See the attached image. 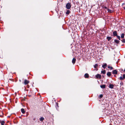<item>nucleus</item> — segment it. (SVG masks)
<instances>
[{
  "label": "nucleus",
  "mask_w": 125,
  "mask_h": 125,
  "mask_svg": "<svg viewBox=\"0 0 125 125\" xmlns=\"http://www.w3.org/2000/svg\"><path fill=\"white\" fill-rule=\"evenodd\" d=\"M66 6L67 9H70L71 7V3H67L66 5Z\"/></svg>",
  "instance_id": "obj_1"
},
{
  "label": "nucleus",
  "mask_w": 125,
  "mask_h": 125,
  "mask_svg": "<svg viewBox=\"0 0 125 125\" xmlns=\"http://www.w3.org/2000/svg\"><path fill=\"white\" fill-rule=\"evenodd\" d=\"M125 79V74H123V77L120 76L118 78V79L121 80H123Z\"/></svg>",
  "instance_id": "obj_2"
},
{
  "label": "nucleus",
  "mask_w": 125,
  "mask_h": 125,
  "mask_svg": "<svg viewBox=\"0 0 125 125\" xmlns=\"http://www.w3.org/2000/svg\"><path fill=\"white\" fill-rule=\"evenodd\" d=\"M95 77L97 79L99 78V79L101 78V75L99 74H98L95 75Z\"/></svg>",
  "instance_id": "obj_3"
},
{
  "label": "nucleus",
  "mask_w": 125,
  "mask_h": 125,
  "mask_svg": "<svg viewBox=\"0 0 125 125\" xmlns=\"http://www.w3.org/2000/svg\"><path fill=\"white\" fill-rule=\"evenodd\" d=\"M29 83V81L26 79L24 80V84L25 85H26L28 84Z\"/></svg>",
  "instance_id": "obj_4"
},
{
  "label": "nucleus",
  "mask_w": 125,
  "mask_h": 125,
  "mask_svg": "<svg viewBox=\"0 0 125 125\" xmlns=\"http://www.w3.org/2000/svg\"><path fill=\"white\" fill-rule=\"evenodd\" d=\"M117 71L116 70H115L113 71L112 73L114 74H117Z\"/></svg>",
  "instance_id": "obj_5"
},
{
  "label": "nucleus",
  "mask_w": 125,
  "mask_h": 125,
  "mask_svg": "<svg viewBox=\"0 0 125 125\" xmlns=\"http://www.w3.org/2000/svg\"><path fill=\"white\" fill-rule=\"evenodd\" d=\"M113 34L114 36H116L117 35V31H115L113 32Z\"/></svg>",
  "instance_id": "obj_6"
},
{
  "label": "nucleus",
  "mask_w": 125,
  "mask_h": 125,
  "mask_svg": "<svg viewBox=\"0 0 125 125\" xmlns=\"http://www.w3.org/2000/svg\"><path fill=\"white\" fill-rule=\"evenodd\" d=\"M84 77L85 78H88L89 77V75L87 73H86L84 75Z\"/></svg>",
  "instance_id": "obj_7"
},
{
  "label": "nucleus",
  "mask_w": 125,
  "mask_h": 125,
  "mask_svg": "<svg viewBox=\"0 0 125 125\" xmlns=\"http://www.w3.org/2000/svg\"><path fill=\"white\" fill-rule=\"evenodd\" d=\"M76 61V59L75 58H73L72 60V62L73 64H74L75 62Z\"/></svg>",
  "instance_id": "obj_8"
},
{
  "label": "nucleus",
  "mask_w": 125,
  "mask_h": 125,
  "mask_svg": "<svg viewBox=\"0 0 125 125\" xmlns=\"http://www.w3.org/2000/svg\"><path fill=\"white\" fill-rule=\"evenodd\" d=\"M114 42H115V43L117 44L119 43L120 41L119 40H118L116 39H115L114 40Z\"/></svg>",
  "instance_id": "obj_9"
},
{
  "label": "nucleus",
  "mask_w": 125,
  "mask_h": 125,
  "mask_svg": "<svg viewBox=\"0 0 125 125\" xmlns=\"http://www.w3.org/2000/svg\"><path fill=\"white\" fill-rule=\"evenodd\" d=\"M114 85L113 84H110L109 85V88L111 89H113V88Z\"/></svg>",
  "instance_id": "obj_10"
},
{
  "label": "nucleus",
  "mask_w": 125,
  "mask_h": 125,
  "mask_svg": "<svg viewBox=\"0 0 125 125\" xmlns=\"http://www.w3.org/2000/svg\"><path fill=\"white\" fill-rule=\"evenodd\" d=\"M107 66V64L106 63H105L104 64L102 65V67L104 69H105L106 67Z\"/></svg>",
  "instance_id": "obj_11"
},
{
  "label": "nucleus",
  "mask_w": 125,
  "mask_h": 125,
  "mask_svg": "<svg viewBox=\"0 0 125 125\" xmlns=\"http://www.w3.org/2000/svg\"><path fill=\"white\" fill-rule=\"evenodd\" d=\"M107 75L109 77L111 75V73L110 72H108L107 73Z\"/></svg>",
  "instance_id": "obj_12"
},
{
  "label": "nucleus",
  "mask_w": 125,
  "mask_h": 125,
  "mask_svg": "<svg viewBox=\"0 0 125 125\" xmlns=\"http://www.w3.org/2000/svg\"><path fill=\"white\" fill-rule=\"evenodd\" d=\"M100 87L101 88H105L106 85L105 84H103L101 85Z\"/></svg>",
  "instance_id": "obj_13"
},
{
  "label": "nucleus",
  "mask_w": 125,
  "mask_h": 125,
  "mask_svg": "<svg viewBox=\"0 0 125 125\" xmlns=\"http://www.w3.org/2000/svg\"><path fill=\"white\" fill-rule=\"evenodd\" d=\"M112 38L111 37H107L106 39L108 40L109 41H110Z\"/></svg>",
  "instance_id": "obj_14"
},
{
  "label": "nucleus",
  "mask_w": 125,
  "mask_h": 125,
  "mask_svg": "<svg viewBox=\"0 0 125 125\" xmlns=\"http://www.w3.org/2000/svg\"><path fill=\"white\" fill-rule=\"evenodd\" d=\"M21 111L23 114H24L25 112L23 108H22L21 109Z\"/></svg>",
  "instance_id": "obj_15"
},
{
  "label": "nucleus",
  "mask_w": 125,
  "mask_h": 125,
  "mask_svg": "<svg viewBox=\"0 0 125 125\" xmlns=\"http://www.w3.org/2000/svg\"><path fill=\"white\" fill-rule=\"evenodd\" d=\"M107 10L108 11V12L112 13L113 12V11L112 10H111L109 9H108Z\"/></svg>",
  "instance_id": "obj_16"
},
{
  "label": "nucleus",
  "mask_w": 125,
  "mask_h": 125,
  "mask_svg": "<svg viewBox=\"0 0 125 125\" xmlns=\"http://www.w3.org/2000/svg\"><path fill=\"white\" fill-rule=\"evenodd\" d=\"M71 12L70 11L68 10H67V12L66 13V14H67L68 15Z\"/></svg>",
  "instance_id": "obj_17"
},
{
  "label": "nucleus",
  "mask_w": 125,
  "mask_h": 125,
  "mask_svg": "<svg viewBox=\"0 0 125 125\" xmlns=\"http://www.w3.org/2000/svg\"><path fill=\"white\" fill-rule=\"evenodd\" d=\"M5 123V122L4 121H1L0 122L1 125H4Z\"/></svg>",
  "instance_id": "obj_18"
},
{
  "label": "nucleus",
  "mask_w": 125,
  "mask_h": 125,
  "mask_svg": "<svg viewBox=\"0 0 125 125\" xmlns=\"http://www.w3.org/2000/svg\"><path fill=\"white\" fill-rule=\"evenodd\" d=\"M108 68H109V69H110V70H112V69H114V68H113L112 67V66H110L109 65H108Z\"/></svg>",
  "instance_id": "obj_19"
},
{
  "label": "nucleus",
  "mask_w": 125,
  "mask_h": 125,
  "mask_svg": "<svg viewBox=\"0 0 125 125\" xmlns=\"http://www.w3.org/2000/svg\"><path fill=\"white\" fill-rule=\"evenodd\" d=\"M101 73H103L104 74H105L106 73V71L105 70H104L103 71H101Z\"/></svg>",
  "instance_id": "obj_20"
},
{
  "label": "nucleus",
  "mask_w": 125,
  "mask_h": 125,
  "mask_svg": "<svg viewBox=\"0 0 125 125\" xmlns=\"http://www.w3.org/2000/svg\"><path fill=\"white\" fill-rule=\"evenodd\" d=\"M44 120V118L43 117H41L40 118V120L41 121H42Z\"/></svg>",
  "instance_id": "obj_21"
},
{
  "label": "nucleus",
  "mask_w": 125,
  "mask_h": 125,
  "mask_svg": "<svg viewBox=\"0 0 125 125\" xmlns=\"http://www.w3.org/2000/svg\"><path fill=\"white\" fill-rule=\"evenodd\" d=\"M124 33H123L121 34V37L122 38H124Z\"/></svg>",
  "instance_id": "obj_22"
},
{
  "label": "nucleus",
  "mask_w": 125,
  "mask_h": 125,
  "mask_svg": "<svg viewBox=\"0 0 125 125\" xmlns=\"http://www.w3.org/2000/svg\"><path fill=\"white\" fill-rule=\"evenodd\" d=\"M102 7L103 8H104L105 9L107 10L108 9L107 7L106 6H105L104 5H103L102 6Z\"/></svg>",
  "instance_id": "obj_23"
},
{
  "label": "nucleus",
  "mask_w": 125,
  "mask_h": 125,
  "mask_svg": "<svg viewBox=\"0 0 125 125\" xmlns=\"http://www.w3.org/2000/svg\"><path fill=\"white\" fill-rule=\"evenodd\" d=\"M98 66L97 64H95L94 66V67L95 68H97V66Z\"/></svg>",
  "instance_id": "obj_24"
},
{
  "label": "nucleus",
  "mask_w": 125,
  "mask_h": 125,
  "mask_svg": "<svg viewBox=\"0 0 125 125\" xmlns=\"http://www.w3.org/2000/svg\"><path fill=\"white\" fill-rule=\"evenodd\" d=\"M117 37V38L119 40H120V36H119L117 35L116 36Z\"/></svg>",
  "instance_id": "obj_25"
},
{
  "label": "nucleus",
  "mask_w": 125,
  "mask_h": 125,
  "mask_svg": "<svg viewBox=\"0 0 125 125\" xmlns=\"http://www.w3.org/2000/svg\"><path fill=\"white\" fill-rule=\"evenodd\" d=\"M103 95L102 94H101L100 95L99 97L100 98H102L103 97Z\"/></svg>",
  "instance_id": "obj_26"
},
{
  "label": "nucleus",
  "mask_w": 125,
  "mask_h": 125,
  "mask_svg": "<svg viewBox=\"0 0 125 125\" xmlns=\"http://www.w3.org/2000/svg\"><path fill=\"white\" fill-rule=\"evenodd\" d=\"M122 42L123 43H125V39H123L122 40H121Z\"/></svg>",
  "instance_id": "obj_27"
},
{
  "label": "nucleus",
  "mask_w": 125,
  "mask_h": 125,
  "mask_svg": "<svg viewBox=\"0 0 125 125\" xmlns=\"http://www.w3.org/2000/svg\"><path fill=\"white\" fill-rule=\"evenodd\" d=\"M125 4V3H124L122 4V6H123Z\"/></svg>",
  "instance_id": "obj_28"
},
{
  "label": "nucleus",
  "mask_w": 125,
  "mask_h": 125,
  "mask_svg": "<svg viewBox=\"0 0 125 125\" xmlns=\"http://www.w3.org/2000/svg\"><path fill=\"white\" fill-rule=\"evenodd\" d=\"M0 117H3V116H2V115H0Z\"/></svg>",
  "instance_id": "obj_29"
},
{
  "label": "nucleus",
  "mask_w": 125,
  "mask_h": 125,
  "mask_svg": "<svg viewBox=\"0 0 125 125\" xmlns=\"http://www.w3.org/2000/svg\"><path fill=\"white\" fill-rule=\"evenodd\" d=\"M123 8L124 10H125V7H123Z\"/></svg>",
  "instance_id": "obj_30"
},
{
  "label": "nucleus",
  "mask_w": 125,
  "mask_h": 125,
  "mask_svg": "<svg viewBox=\"0 0 125 125\" xmlns=\"http://www.w3.org/2000/svg\"><path fill=\"white\" fill-rule=\"evenodd\" d=\"M114 77H116V75H114Z\"/></svg>",
  "instance_id": "obj_31"
},
{
  "label": "nucleus",
  "mask_w": 125,
  "mask_h": 125,
  "mask_svg": "<svg viewBox=\"0 0 125 125\" xmlns=\"http://www.w3.org/2000/svg\"><path fill=\"white\" fill-rule=\"evenodd\" d=\"M56 104H57V105H58V104L57 103H56Z\"/></svg>",
  "instance_id": "obj_32"
},
{
  "label": "nucleus",
  "mask_w": 125,
  "mask_h": 125,
  "mask_svg": "<svg viewBox=\"0 0 125 125\" xmlns=\"http://www.w3.org/2000/svg\"><path fill=\"white\" fill-rule=\"evenodd\" d=\"M35 118H34V119H33V120H35Z\"/></svg>",
  "instance_id": "obj_33"
},
{
  "label": "nucleus",
  "mask_w": 125,
  "mask_h": 125,
  "mask_svg": "<svg viewBox=\"0 0 125 125\" xmlns=\"http://www.w3.org/2000/svg\"><path fill=\"white\" fill-rule=\"evenodd\" d=\"M110 125H112V124H110Z\"/></svg>",
  "instance_id": "obj_34"
},
{
  "label": "nucleus",
  "mask_w": 125,
  "mask_h": 125,
  "mask_svg": "<svg viewBox=\"0 0 125 125\" xmlns=\"http://www.w3.org/2000/svg\"><path fill=\"white\" fill-rule=\"evenodd\" d=\"M122 71H123V70L122 69Z\"/></svg>",
  "instance_id": "obj_35"
},
{
  "label": "nucleus",
  "mask_w": 125,
  "mask_h": 125,
  "mask_svg": "<svg viewBox=\"0 0 125 125\" xmlns=\"http://www.w3.org/2000/svg\"><path fill=\"white\" fill-rule=\"evenodd\" d=\"M20 81H21V80H20Z\"/></svg>",
  "instance_id": "obj_36"
}]
</instances>
